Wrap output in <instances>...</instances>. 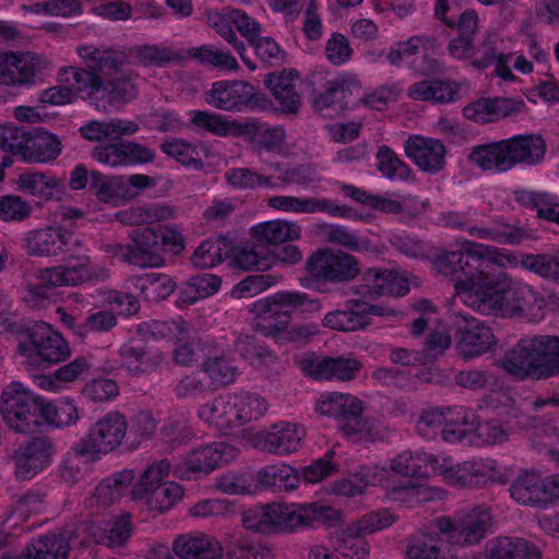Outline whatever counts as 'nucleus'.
I'll use <instances>...</instances> for the list:
<instances>
[{"instance_id": "1", "label": "nucleus", "mask_w": 559, "mask_h": 559, "mask_svg": "<svg viewBox=\"0 0 559 559\" xmlns=\"http://www.w3.org/2000/svg\"><path fill=\"white\" fill-rule=\"evenodd\" d=\"M362 278L365 283L352 288L354 297L346 300L344 310H334L324 316L323 326L349 332L371 324L373 316H401L400 311L373 305L372 301L381 295H406L409 285L404 272L371 267L365 271Z\"/></svg>"}, {"instance_id": "2", "label": "nucleus", "mask_w": 559, "mask_h": 559, "mask_svg": "<svg viewBox=\"0 0 559 559\" xmlns=\"http://www.w3.org/2000/svg\"><path fill=\"white\" fill-rule=\"evenodd\" d=\"M455 298L485 316L518 317L534 307L542 308L537 293L522 281L507 273L471 276L457 282Z\"/></svg>"}, {"instance_id": "3", "label": "nucleus", "mask_w": 559, "mask_h": 559, "mask_svg": "<svg viewBox=\"0 0 559 559\" xmlns=\"http://www.w3.org/2000/svg\"><path fill=\"white\" fill-rule=\"evenodd\" d=\"M502 369L518 379H548L559 374V337L521 338L501 360Z\"/></svg>"}, {"instance_id": "4", "label": "nucleus", "mask_w": 559, "mask_h": 559, "mask_svg": "<svg viewBox=\"0 0 559 559\" xmlns=\"http://www.w3.org/2000/svg\"><path fill=\"white\" fill-rule=\"evenodd\" d=\"M328 510L317 503H269L245 511L242 525L261 534L292 533L319 522Z\"/></svg>"}, {"instance_id": "5", "label": "nucleus", "mask_w": 559, "mask_h": 559, "mask_svg": "<svg viewBox=\"0 0 559 559\" xmlns=\"http://www.w3.org/2000/svg\"><path fill=\"white\" fill-rule=\"evenodd\" d=\"M316 411L335 420L338 431L353 442H371L381 437L373 419L362 416V402L348 393L332 392L321 396Z\"/></svg>"}, {"instance_id": "6", "label": "nucleus", "mask_w": 559, "mask_h": 559, "mask_svg": "<svg viewBox=\"0 0 559 559\" xmlns=\"http://www.w3.org/2000/svg\"><path fill=\"white\" fill-rule=\"evenodd\" d=\"M503 257L496 248L463 240L460 249L442 251L437 254L433 265L439 274L451 277L457 284L471 276H484L489 265H501Z\"/></svg>"}, {"instance_id": "7", "label": "nucleus", "mask_w": 559, "mask_h": 559, "mask_svg": "<svg viewBox=\"0 0 559 559\" xmlns=\"http://www.w3.org/2000/svg\"><path fill=\"white\" fill-rule=\"evenodd\" d=\"M108 277L107 270L93 263L86 254L71 255L58 266L38 271V283L31 292L38 297H47L49 292L61 286H76L90 281H104Z\"/></svg>"}, {"instance_id": "8", "label": "nucleus", "mask_w": 559, "mask_h": 559, "mask_svg": "<svg viewBox=\"0 0 559 559\" xmlns=\"http://www.w3.org/2000/svg\"><path fill=\"white\" fill-rule=\"evenodd\" d=\"M43 402L19 381L3 388L0 395V414L7 426L19 433H28L39 425Z\"/></svg>"}, {"instance_id": "9", "label": "nucleus", "mask_w": 559, "mask_h": 559, "mask_svg": "<svg viewBox=\"0 0 559 559\" xmlns=\"http://www.w3.org/2000/svg\"><path fill=\"white\" fill-rule=\"evenodd\" d=\"M252 311L258 316L255 331L281 345L306 344L318 334L313 323L290 324V310H280L275 304L255 301Z\"/></svg>"}, {"instance_id": "10", "label": "nucleus", "mask_w": 559, "mask_h": 559, "mask_svg": "<svg viewBox=\"0 0 559 559\" xmlns=\"http://www.w3.org/2000/svg\"><path fill=\"white\" fill-rule=\"evenodd\" d=\"M492 516L488 508L476 506L461 510L453 518L441 516L435 520L437 533L451 544L475 545L485 538L490 530Z\"/></svg>"}, {"instance_id": "11", "label": "nucleus", "mask_w": 559, "mask_h": 559, "mask_svg": "<svg viewBox=\"0 0 559 559\" xmlns=\"http://www.w3.org/2000/svg\"><path fill=\"white\" fill-rule=\"evenodd\" d=\"M477 212L474 209H468L464 212L445 211L440 213L439 223L443 227L466 230L471 237L492 240L498 243L518 245L526 238L523 229L515 226L493 222L488 226H478L475 224Z\"/></svg>"}, {"instance_id": "12", "label": "nucleus", "mask_w": 559, "mask_h": 559, "mask_svg": "<svg viewBox=\"0 0 559 559\" xmlns=\"http://www.w3.org/2000/svg\"><path fill=\"white\" fill-rule=\"evenodd\" d=\"M450 318L454 348L463 360L477 358L491 349L495 335L487 324L461 312H453Z\"/></svg>"}, {"instance_id": "13", "label": "nucleus", "mask_w": 559, "mask_h": 559, "mask_svg": "<svg viewBox=\"0 0 559 559\" xmlns=\"http://www.w3.org/2000/svg\"><path fill=\"white\" fill-rule=\"evenodd\" d=\"M128 421L119 412H109L95 421L75 445L80 455L107 454L115 451L127 435Z\"/></svg>"}, {"instance_id": "14", "label": "nucleus", "mask_w": 559, "mask_h": 559, "mask_svg": "<svg viewBox=\"0 0 559 559\" xmlns=\"http://www.w3.org/2000/svg\"><path fill=\"white\" fill-rule=\"evenodd\" d=\"M432 39L426 35H414L406 40L394 43L388 51H380L378 55L370 52L372 61H378L385 57L386 61L393 67L409 64L417 73L423 75L433 74L441 71L438 60L428 57L427 45H431Z\"/></svg>"}, {"instance_id": "15", "label": "nucleus", "mask_w": 559, "mask_h": 559, "mask_svg": "<svg viewBox=\"0 0 559 559\" xmlns=\"http://www.w3.org/2000/svg\"><path fill=\"white\" fill-rule=\"evenodd\" d=\"M306 270L312 278L332 284L350 282L360 273L356 257L332 249H321L311 254L307 260Z\"/></svg>"}, {"instance_id": "16", "label": "nucleus", "mask_w": 559, "mask_h": 559, "mask_svg": "<svg viewBox=\"0 0 559 559\" xmlns=\"http://www.w3.org/2000/svg\"><path fill=\"white\" fill-rule=\"evenodd\" d=\"M509 492L522 506L546 508L559 497V475L543 477L535 469L523 471L510 484Z\"/></svg>"}, {"instance_id": "17", "label": "nucleus", "mask_w": 559, "mask_h": 559, "mask_svg": "<svg viewBox=\"0 0 559 559\" xmlns=\"http://www.w3.org/2000/svg\"><path fill=\"white\" fill-rule=\"evenodd\" d=\"M49 67V60L36 52H0V84L5 86L33 85Z\"/></svg>"}, {"instance_id": "18", "label": "nucleus", "mask_w": 559, "mask_h": 559, "mask_svg": "<svg viewBox=\"0 0 559 559\" xmlns=\"http://www.w3.org/2000/svg\"><path fill=\"white\" fill-rule=\"evenodd\" d=\"M21 354L32 365L58 364L66 360L71 352L61 334L50 324L39 322L31 332L29 343L20 346Z\"/></svg>"}, {"instance_id": "19", "label": "nucleus", "mask_w": 559, "mask_h": 559, "mask_svg": "<svg viewBox=\"0 0 559 559\" xmlns=\"http://www.w3.org/2000/svg\"><path fill=\"white\" fill-rule=\"evenodd\" d=\"M497 472V463L492 459H473L453 463L450 456H437L435 473L452 486L475 487L486 481Z\"/></svg>"}, {"instance_id": "20", "label": "nucleus", "mask_w": 559, "mask_h": 559, "mask_svg": "<svg viewBox=\"0 0 559 559\" xmlns=\"http://www.w3.org/2000/svg\"><path fill=\"white\" fill-rule=\"evenodd\" d=\"M80 245L81 240L72 233L52 225L27 230L22 238L26 254L38 258L57 257Z\"/></svg>"}, {"instance_id": "21", "label": "nucleus", "mask_w": 559, "mask_h": 559, "mask_svg": "<svg viewBox=\"0 0 559 559\" xmlns=\"http://www.w3.org/2000/svg\"><path fill=\"white\" fill-rule=\"evenodd\" d=\"M237 449L225 442H213L192 450L176 467L175 473L185 479L209 474L237 456Z\"/></svg>"}, {"instance_id": "22", "label": "nucleus", "mask_w": 559, "mask_h": 559, "mask_svg": "<svg viewBox=\"0 0 559 559\" xmlns=\"http://www.w3.org/2000/svg\"><path fill=\"white\" fill-rule=\"evenodd\" d=\"M91 156L98 163L111 167H131L152 163L155 151L135 141H121L95 146Z\"/></svg>"}, {"instance_id": "23", "label": "nucleus", "mask_w": 559, "mask_h": 559, "mask_svg": "<svg viewBox=\"0 0 559 559\" xmlns=\"http://www.w3.org/2000/svg\"><path fill=\"white\" fill-rule=\"evenodd\" d=\"M267 205L274 210L295 214L328 213L334 217L357 219L358 215L353 209L338 205L325 198H299L295 195H275L267 200Z\"/></svg>"}, {"instance_id": "24", "label": "nucleus", "mask_w": 559, "mask_h": 559, "mask_svg": "<svg viewBox=\"0 0 559 559\" xmlns=\"http://www.w3.org/2000/svg\"><path fill=\"white\" fill-rule=\"evenodd\" d=\"M254 96L251 84L239 80H222L212 84L205 94V102L219 110L241 111L252 104Z\"/></svg>"}, {"instance_id": "25", "label": "nucleus", "mask_w": 559, "mask_h": 559, "mask_svg": "<svg viewBox=\"0 0 559 559\" xmlns=\"http://www.w3.org/2000/svg\"><path fill=\"white\" fill-rule=\"evenodd\" d=\"M406 156L423 171L437 174L445 164V146L433 138L411 135L404 143Z\"/></svg>"}, {"instance_id": "26", "label": "nucleus", "mask_w": 559, "mask_h": 559, "mask_svg": "<svg viewBox=\"0 0 559 559\" xmlns=\"http://www.w3.org/2000/svg\"><path fill=\"white\" fill-rule=\"evenodd\" d=\"M52 444L37 437L20 445L15 451V476L20 480L33 478L50 464Z\"/></svg>"}, {"instance_id": "27", "label": "nucleus", "mask_w": 559, "mask_h": 559, "mask_svg": "<svg viewBox=\"0 0 559 559\" xmlns=\"http://www.w3.org/2000/svg\"><path fill=\"white\" fill-rule=\"evenodd\" d=\"M306 437V430L295 423H280L265 431L261 438L263 451L275 455H287L297 452Z\"/></svg>"}, {"instance_id": "28", "label": "nucleus", "mask_w": 559, "mask_h": 559, "mask_svg": "<svg viewBox=\"0 0 559 559\" xmlns=\"http://www.w3.org/2000/svg\"><path fill=\"white\" fill-rule=\"evenodd\" d=\"M173 546L181 559H222L224 554L216 538L198 531L177 535Z\"/></svg>"}, {"instance_id": "29", "label": "nucleus", "mask_w": 559, "mask_h": 559, "mask_svg": "<svg viewBox=\"0 0 559 559\" xmlns=\"http://www.w3.org/2000/svg\"><path fill=\"white\" fill-rule=\"evenodd\" d=\"M134 265L140 267H159L165 259L160 252L159 237L156 227L133 229L129 234Z\"/></svg>"}, {"instance_id": "30", "label": "nucleus", "mask_w": 559, "mask_h": 559, "mask_svg": "<svg viewBox=\"0 0 559 559\" xmlns=\"http://www.w3.org/2000/svg\"><path fill=\"white\" fill-rule=\"evenodd\" d=\"M523 103L511 98H479L463 108L466 119L488 123L521 111Z\"/></svg>"}, {"instance_id": "31", "label": "nucleus", "mask_w": 559, "mask_h": 559, "mask_svg": "<svg viewBox=\"0 0 559 559\" xmlns=\"http://www.w3.org/2000/svg\"><path fill=\"white\" fill-rule=\"evenodd\" d=\"M121 366L128 373L142 377L156 371L165 361L166 356L158 349L123 344L119 348Z\"/></svg>"}, {"instance_id": "32", "label": "nucleus", "mask_w": 559, "mask_h": 559, "mask_svg": "<svg viewBox=\"0 0 559 559\" xmlns=\"http://www.w3.org/2000/svg\"><path fill=\"white\" fill-rule=\"evenodd\" d=\"M76 52L87 69L104 75L119 73L127 60L122 51L107 46L80 45Z\"/></svg>"}, {"instance_id": "33", "label": "nucleus", "mask_w": 559, "mask_h": 559, "mask_svg": "<svg viewBox=\"0 0 559 559\" xmlns=\"http://www.w3.org/2000/svg\"><path fill=\"white\" fill-rule=\"evenodd\" d=\"M488 559H540L539 549L531 542L520 537H495L485 545Z\"/></svg>"}, {"instance_id": "34", "label": "nucleus", "mask_w": 559, "mask_h": 559, "mask_svg": "<svg viewBox=\"0 0 559 559\" xmlns=\"http://www.w3.org/2000/svg\"><path fill=\"white\" fill-rule=\"evenodd\" d=\"M362 369L353 356L325 357L312 364L311 374L320 380L352 381Z\"/></svg>"}, {"instance_id": "35", "label": "nucleus", "mask_w": 559, "mask_h": 559, "mask_svg": "<svg viewBox=\"0 0 559 559\" xmlns=\"http://www.w3.org/2000/svg\"><path fill=\"white\" fill-rule=\"evenodd\" d=\"M437 456L425 451H403L390 461V469L411 478H424L435 473Z\"/></svg>"}, {"instance_id": "36", "label": "nucleus", "mask_w": 559, "mask_h": 559, "mask_svg": "<svg viewBox=\"0 0 559 559\" xmlns=\"http://www.w3.org/2000/svg\"><path fill=\"white\" fill-rule=\"evenodd\" d=\"M468 159L485 171L502 173L512 168L506 140L474 147Z\"/></svg>"}, {"instance_id": "37", "label": "nucleus", "mask_w": 559, "mask_h": 559, "mask_svg": "<svg viewBox=\"0 0 559 559\" xmlns=\"http://www.w3.org/2000/svg\"><path fill=\"white\" fill-rule=\"evenodd\" d=\"M512 167L516 164L536 165L546 152V143L542 136L528 134L516 135L506 140Z\"/></svg>"}, {"instance_id": "38", "label": "nucleus", "mask_w": 559, "mask_h": 559, "mask_svg": "<svg viewBox=\"0 0 559 559\" xmlns=\"http://www.w3.org/2000/svg\"><path fill=\"white\" fill-rule=\"evenodd\" d=\"M474 414L463 406L447 409L441 429L442 439L447 442H461L473 436Z\"/></svg>"}, {"instance_id": "39", "label": "nucleus", "mask_w": 559, "mask_h": 559, "mask_svg": "<svg viewBox=\"0 0 559 559\" xmlns=\"http://www.w3.org/2000/svg\"><path fill=\"white\" fill-rule=\"evenodd\" d=\"M61 148V142L56 134L37 130L34 134L29 133V141L23 160L49 163L60 155Z\"/></svg>"}, {"instance_id": "40", "label": "nucleus", "mask_w": 559, "mask_h": 559, "mask_svg": "<svg viewBox=\"0 0 559 559\" xmlns=\"http://www.w3.org/2000/svg\"><path fill=\"white\" fill-rule=\"evenodd\" d=\"M136 333L153 341H183L189 336V324L179 319L171 321L151 320L138 324Z\"/></svg>"}, {"instance_id": "41", "label": "nucleus", "mask_w": 559, "mask_h": 559, "mask_svg": "<svg viewBox=\"0 0 559 559\" xmlns=\"http://www.w3.org/2000/svg\"><path fill=\"white\" fill-rule=\"evenodd\" d=\"M186 57L193 58L202 66L211 67L219 72H237L239 63L227 50L215 45H202L186 50Z\"/></svg>"}, {"instance_id": "42", "label": "nucleus", "mask_w": 559, "mask_h": 559, "mask_svg": "<svg viewBox=\"0 0 559 559\" xmlns=\"http://www.w3.org/2000/svg\"><path fill=\"white\" fill-rule=\"evenodd\" d=\"M130 283L147 301L154 302L166 299L176 288L175 282L166 274L146 273L134 276Z\"/></svg>"}, {"instance_id": "43", "label": "nucleus", "mask_w": 559, "mask_h": 559, "mask_svg": "<svg viewBox=\"0 0 559 559\" xmlns=\"http://www.w3.org/2000/svg\"><path fill=\"white\" fill-rule=\"evenodd\" d=\"M62 82L72 88L75 96L82 93L87 98L96 102L99 98V91H104L103 79L91 69L69 67L63 70Z\"/></svg>"}, {"instance_id": "44", "label": "nucleus", "mask_w": 559, "mask_h": 559, "mask_svg": "<svg viewBox=\"0 0 559 559\" xmlns=\"http://www.w3.org/2000/svg\"><path fill=\"white\" fill-rule=\"evenodd\" d=\"M265 84L278 102L283 112L292 114L298 110L300 106V95L296 91L295 79L292 74H269Z\"/></svg>"}, {"instance_id": "45", "label": "nucleus", "mask_w": 559, "mask_h": 559, "mask_svg": "<svg viewBox=\"0 0 559 559\" xmlns=\"http://www.w3.org/2000/svg\"><path fill=\"white\" fill-rule=\"evenodd\" d=\"M132 469H123L102 480L96 487L93 499L102 507H108L119 500L134 480Z\"/></svg>"}, {"instance_id": "46", "label": "nucleus", "mask_w": 559, "mask_h": 559, "mask_svg": "<svg viewBox=\"0 0 559 559\" xmlns=\"http://www.w3.org/2000/svg\"><path fill=\"white\" fill-rule=\"evenodd\" d=\"M257 477L262 487L274 491L293 490L300 481L298 472L286 464L265 466L258 472Z\"/></svg>"}, {"instance_id": "47", "label": "nucleus", "mask_w": 559, "mask_h": 559, "mask_svg": "<svg viewBox=\"0 0 559 559\" xmlns=\"http://www.w3.org/2000/svg\"><path fill=\"white\" fill-rule=\"evenodd\" d=\"M91 367L92 364L86 357H76L69 364L56 369L51 374L41 377L39 385L43 389L59 392L64 383L78 380L82 374L87 373Z\"/></svg>"}, {"instance_id": "48", "label": "nucleus", "mask_w": 559, "mask_h": 559, "mask_svg": "<svg viewBox=\"0 0 559 559\" xmlns=\"http://www.w3.org/2000/svg\"><path fill=\"white\" fill-rule=\"evenodd\" d=\"M255 237L271 245L294 241L300 238L301 227L290 221H270L254 226Z\"/></svg>"}, {"instance_id": "49", "label": "nucleus", "mask_w": 559, "mask_h": 559, "mask_svg": "<svg viewBox=\"0 0 559 559\" xmlns=\"http://www.w3.org/2000/svg\"><path fill=\"white\" fill-rule=\"evenodd\" d=\"M201 369L210 379L213 389L229 385L239 376L238 367L225 354L207 357L201 364Z\"/></svg>"}, {"instance_id": "50", "label": "nucleus", "mask_w": 559, "mask_h": 559, "mask_svg": "<svg viewBox=\"0 0 559 559\" xmlns=\"http://www.w3.org/2000/svg\"><path fill=\"white\" fill-rule=\"evenodd\" d=\"M175 217V210L170 205L153 204L151 206H135L117 213V218L124 225L151 224Z\"/></svg>"}, {"instance_id": "51", "label": "nucleus", "mask_w": 559, "mask_h": 559, "mask_svg": "<svg viewBox=\"0 0 559 559\" xmlns=\"http://www.w3.org/2000/svg\"><path fill=\"white\" fill-rule=\"evenodd\" d=\"M325 237L329 242L344 247L354 252H382V250L378 246L373 245L370 239L359 236L357 233L345 226L330 225L326 228Z\"/></svg>"}, {"instance_id": "52", "label": "nucleus", "mask_w": 559, "mask_h": 559, "mask_svg": "<svg viewBox=\"0 0 559 559\" xmlns=\"http://www.w3.org/2000/svg\"><path fill=\"white\" fill-rule=\"evenodd\" d=\"M236 352L249 364L255 367L275 368L280 365L278 357L266 346L259 344L257 340L249 335L239 336L235 342Z\"/></svg>"}, {"instance_id": "53", "label": "nucleus", "mask_w": 559, "mask_h": 559, "mask_svg": "<svg viewBox=\"0 0 559 559\" xmlns=\"http://www.w3.org/2000/svg\"><path fill=\"white\" fill-rule=\"evenodd\" d=\"M16 183L22 192L44 200L52 199L59 188L56 177L35 171L21 174Z\"/></svg>"}, {"instance_id": "54", "label": "nucleus", "mask_w": 559, "mask_h": 559, "mask_svg": "<svg viewBox=\"0 0 559 559\" xmlns=\"http://www.w3.org/2000/svg\"><path fill=\"white\" fill-rule=\"evenodd\" d=\"M69 548L66 537L46 535L33 540L25 552L29 559H67Z\"/></svg>"}, {"instance_id": "55", "label": "nucleus", "mask_w": 559, "mask_h": 559, "mask_svg": "<svg viewBox=\"0 0 559 559\" xmlns=\"http://www.w3.org/2000/svg\"><path fill=\"white\" fill-rule=\"evenodd\" d=\"M378 170L390 180H408L412 178V168L403 162L388 145H380L377 154Z\"/></svg>"}, {"instance_id": "56", "label": "nucleus", "mask_w": 559, "mask_h": 559, "mask_svg": "<svg viewBox=\"0 0 559 559\" xmlns=\"http://www.w3.org/2000/svg\"><path fill=\"white\" fill-rule=\"evenodd\" d=\"M183 495L182 488L174 481H165L143 493L150 510L163 513L173 508Z\"/></svg>"}, {"instance_id": "57", "label": "nucleus", "mask_w": 559, "mask_h": 559, "mask_svg": "<svg viewBox=\"0 0 559 559\" xmlns=\"http://www.w3.org/2000/svg\"><path fill=\"white\" fill-rule=\"evenodd\" d=\"M234 9L226 8L218 11H211L207 13L209 25L212 26L216 33L224 38L228 44L233 45L235 50L238 52L242 61H246V46L238 39L236 33L233 29L234 25Z\"/></svg>"}, {"instance_id": "58", "label": "nucleus", "mask_w": 559, "mask_h": 559, "mask_svg": "<svg viewBox=\"0 0 559 559\" xmlns=\"http://www.w3.org/2000/svg\"><path fill=\"white\" fill-rule=\"evenodd\" d=\"M104 91H99L98 102H102V107L105 108V104H124L131 102L132 99L138 97L139 91L134 83L131 82V79L117 78L115 80H110L107 83L103 81ZM97 107H100V104H96Z\"/></svg>"}, {"instance_id": "59", "label": "nucleus", "mask_w": 559, "mask_h": 559, "mask_svg": "<svg viewBox=\"0 0 559 559\" xmlns=\"http://www.w3.org/2000/svg\"><path fill=\"white\" fill-rule=\"evenodd\" d=\"M352 531V523L336 534V549L345 558L365 559L370 552L368 542L360 532Z\"/></svg>"}, {"instance_id": "60", "label": "nucleus", "mask_w": 559, "mask_h": 559, "mask_svg": "<svg viewBox=\"0 0 559 559\" xmlns=\"http://www.w3.org/2000/svg\"><path fill=\"white\" fill-rule=\"evenodd\" d=\"M135 58L143 66H165L183 60L186 50L174 49L164 45H143L135 49Z\"/></svg>"}, {"instance_id": "61", "label": "nucleus", "mask_w": 559, "mask_h": 559, "mask_svg": "<svg viewBox=\"0 0 559 559\" xmlns=\"http://www.w3.org/2000/svg\"><path fill=\"white\" fill-rule=\"evenodd\" d=\"M225 181L236 190H253L258 187L274 188L271 177L247 167H231L224 173Z\"/></svg>"}, {"instance_id": "62", "label": "nucleus", "mask_w": 559, "mask_h": 559, "mask_svg": "<svg viewBox=\"0 0 559 559\" xmlns=\"http://www.w3.org/2000/svg\"><path fill=\"white\" fill-rule=\"evenodd\" d=\"M225 554L227 559H273L267 546L242 537L231 538L226 544Z\"/></svg>"}, {"instance_id": "63", "label": "nucleus", "mask_w": 559, "mask_h": 559, "mask_svg": "<svg viewBox=\"0 0 559 559\" xmlns=\"http://www.w3.org/2000/svg\"><path fill=\"white\" fill-rule=\"evenodd\" d=\"M160 148L163 153L182 165L194 169H200L203 165L199 147L185 140L173 139L165 141Z\"/></svg>"}, {"instance_id": "64", "label": "nucleus", "mask_w": 559, "mask_h": 559, "mask_svg": "<svg viewBox=\"0 0 559 559\" xmlns=\"http://www.w3.org/2000/svg\"><path fill=\"white\" fill-rule=\"evenodd\" d=\"M521 265L543 278L559 284V255L557 254H525Z\"/></svg>"}]
</instances>
